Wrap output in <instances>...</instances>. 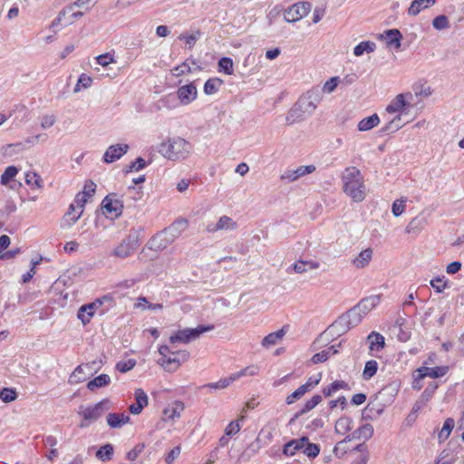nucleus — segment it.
Here are the masks:
<instances>
[{
  "label": "nucleus",
  "instance_id": "nucleus-59",
  "mask_svg": "<svg viewBox=\"0 0 464 464\" xmlns=\"http://www.w3.org/2000/svg\"><path fill=\"white\" fill-rule=\"evenodd\" d=\"M322 379V373H318L316 375L311 376L304 384H302V387L305 388V392H309L311 389L319 384Z\"/></svg>",
  "mask_w": 464,
  "mask_h": 464
},
{
  "label": "nucleus",
  "instance_id": "nucleus-50",
  "mask_svg": "<svg viewBox=\"0 0 464 464\" xmlns=\"http://www.w3.org/2000/svg\"><path fill=\"white\" fill-rule=\"evenodd\" d=\"M92 82V79L90 76L86 75L85 73H82L80 75L78 82L74 87L73 92H78L81 91L82 88L87 89L91 86Z\"/></svg>",
  "mask_w": 464,
  "mask_h": 464
},
{
  "label": "nucleus",
  "instance_id": "nucleus-27",
  "mask_svg": "<svg viewBox=\"0 0 464 464\" xmlns=\"http://www.w3.org/2000/svg\"><path fill=\"white\" fill-rule=\"evenodd\" d=\"M107 423L111 428H121L125 423L130 421V417L128 415L119 414V413H109L107 415Z\"/></svg>",
  "mask_w": 464,
  "mask_h": 464
},
{
  "label": "nucleus",
  "instance_id": "nucleus-53",
  "mask_svg": "<svg viewBox=\"0 0 464 464\" xmlns=\"http://www.w3.org/2000/svg\"><path fill=\"white\" fill-rule=\"evenodd\" d=\"M17 397V393L14 389L12 388H4L0 391V399L4 402H11L14 401Z\"/></svg>",
  "mask_w": 464,
  "mask_h": 464
},
{
  "label": "nucleus",
  "instance_id": "nucleus-11",
  "mask_svg": "<svg viewBox=\"0 0 464 464\" xmlns=\"http://www.w3.org/2000/svg\"><path fill=\"white\" fill-rule=\"evenodd\" d=\"M198 91L193 82L179 87L177 97L182 105H188L197 99Z\"/></svg>",
  "mask_w": 464,
  "mask_h": 464
},
{
  "label": "nucleus",
  "instance_id": "nucleus-17",
  "mask_svg": "<svg viewBox=\"0 0 464 464\" xmlns=\"http://www.w3.org/2000/svg\"><path fill=\"white\" fill-rule=\"evenodd\" d=\"M134 395L136 402L130 405L129 411L131 414L137 415L148 405V396L140 388L135 390Z\"/></svg>",
  "mask_w": 464,
  "mask_h": 464
},
{
  "label": "nucleus",
  "instance_id": "nucleus-23",
  "mask_svg": "<svg viewBox=\"0 0 464 464\" xmlns=\"http://www.w3.org/2000/svg\"><path fill=\"white\" fill-rule=\"evenodd\" d=\"M367 341L369 343V349L372 352H379L384 348L385 339L381 334L377 332H372L367 336Z\"/></svg>",
  "mask_w": 464,
  "mask_h": 464
},
{
  "label": "nucleus",
  "instance_id": "nucleus-20",
  "mask_svg": "<svg viewBox=\"0 0 464 464\" xmlns=\"http://www.w3.org/2000/svg\"><path fill=\"white\" fill-rule=\"evenodd\" d=\"M307 442V437H302L298 440H292L284 445L283 453L286 456H294L296 451L302 450Z\"/></svg>",
  "mask_w": 464,
  "mask_h": 464
},
{
  "label": "nucleus",
  "instance_id": "nucleus-34",
  "mask_svg": "<svg viewBox=\"0 0 464 464\" xmlns=\"http://www.w3.org/2000/svg\"><path fill=\"white\" fill-rule=\"evenodd\" d=\"M380 122L379 116L374 113L369 117L363 118L358 123V130L360 131H367L377 126Z\"/></svg>",
  "mask_w": 464,
  "mask_h": 464
},
{
  "label": "nucleus",
  "instance_id": "nucleus-63",
  "mask_svg": "<svg viewBox=\"0 0 464 464\" xmlns=\"http://www.w3.org/2000/svg\"><path fill=\"white\" fill-rule=\"evenodd\" d=\"M96 190V184L89 180L84 184L83 190L81 191L86 198H92Z\"/></svg>",
  "mask_w": 464,
  "mask_h": 464
},
{
  "label": "nucleus",
  "instance_id": "nucleus-62",
  "mask_svg": "<svg viewBox=\"0 0 464 464\" xmlns=\"http://www.w3.org/2000/svg\"><path fill=\"white\" fill-rule=\"evenodd\" d=\"M404 203H405V200H398V199L392 203V212L394 217H399L404 212V209H405Z\"/></svg>",
  "mask_w": 464,
  "mask_h": 464
},
{
  "label": "nucleus",
  "instance_id": "nucleus-41",
  "mask_svg": "<svg viewBox=\"0 0 464 464\" xmlns=\"http://www.w3.org/2000/svg\"><path fill=\"white\" fill-rule=\"evenodd\" d=\"M113 451V446L111 443H107L97 450L96 457L102 461H109L112 458Z\"/></svg>",
  "mask_w": 464,
  "mask_h": 464
},
{
  "label": "nucleus",
  "instance_id": "nucleus-32",
  "mask_svg": "<svg viewBox=\"0 0 464 464\" xmlns=\"http://www.w3.org/2000/svg\"><path fill=\"white\" fill-rule=\"evenodd\" d=\"M320 264L316 261H303L299 260L295 263L291 267L297 274H303L309 270L317 269Z\"/></svg>",
  "mask_w": 464,
  "mask_h": 464
},
{
  "label": "nucleus",
  "instance_id": "nucleus-9",
  "mask_svg": "<svg viewBox=\"0 0 464 464\" xmlns=\"http://www.w3.org/2000/svg\"><path fill=\"white\" fill-rule=\"evenodd\" d=\"M102 208L105 215H110L111 218H119L122 214L123 204L121 200L117 198L116 194H109L103 198Z\"/></svg>",
  "mask_w": 464,
  "mask_h": 464
},
{
  "label": "nucleus",
  "instance_id": "nucleus-40",
  "mask_svg": "<svg viewBox=\"0 0 464 464\" xmlns=\"http://www.w3.org/2000/svg\"><path fill=\"white\" fill-rule=\"evenodd\" d=\"M454 425L455 421L452 418H448L445 420L443 426L438 434L440 442L445 441L449 438L454 428Z\"/></svg>",
  "mask_w": 464,
  "mask_h": 464
},
{
  "label": "nucleus",
  "instance_id": "nucleus-57",
  "mask_svg": "<svg viewBox=\"0 0 464 464\" xmlns=\"http://www.w3.org/2000/svg\"><path fill=\"white\" fill-rule=\"evenodd\" d=\"M339 82V77H332L326 82L324 84L322 88H320L321 91H323V94L324 92L331 93L333 92Z\"/></svg>",
  "mask_w": 464,
  "mask_h": 464
},
{
  "label": "nucleus",
  "instance_id": "nucleus-35",
  "mask_svg": "<svg viewBox=\"0 0 464 464\" xmlns=\"http://www.w3.org/2000/svg\"><path fill=\"white\" fill-rule=\"evenodd\" d=\"M88 201V198H86L82 192H79L76 194L74 198V204L78 208L81 209V211L77 215H73L71 218V222L69 223V226H72L77 222V220L82 217L83 213V208Z\"/></svg>",
  "mask_w": 464,
  "mask_h": 464
},
{
  "label": "nucleus",
  "instance_id": "nucleus-51",
  "mask_svg": "<svg viewBox=\"0 0 464 464\" xmlns=\"http://www.w3.org/2000/svg\"><path fill=\"white\" fill-rule=\"evenodd\" d=\"M432 25L437 30H444L450 27V22L446 15L440 14L433 19Z\"/></svg>",
  "mask_w": 464,
  "mask_h": 464
},
{
  "label": "nucleus",
  "instance_id": "nucleus-48",
  "mask_svg": "<svg viewBox=\"0 0 464 464\" xmlns=\"http://www.w3.org/2000/svg\"><path fill=\"white\" fill-rule=\"evenodd\" d=\"M221 84V81L218 78L208 79L204 84V92L207 95L214 94L218 92V86Z\"/></svg>",
  "mask_w": 464,
  "mask_h": 464
},
{
  "label": "nucleus",
  "instance_id": "nucleus-10",
  "mask_svg": "<svg viewBox=\"0 0 464 464\" xmlns=\"http://www.w3.org/2000/svg\"><path fill=\"white\" fill-rule=\"evenodd\" d=\"M188 226V219L178 218L162 231L172 244L187 229Z\"/></svg>",
  "mask_w": 464,
  "mask_h": 464
},
{
  "label": "nucleus",
  "instance_id": "nucleus-29",
  "mask_svg": "<svg viewBox=\"0 0 464 464\" xmlns=\"http://www.w3.org/2000/svg\"><path fill=\"white\" fill-rule=\"evenodd\" d=\"M92 364H95V362H92V363H86L85 365H78L73 372L71 374L70 378H69V382L70 383H80L83 381H85L86 379V374L84 372V370L83 368H89L90 370H92Z\"/></svg>",
  "mask_w": 464,
  "mask_h": 464
},
{
  "label": "nucleus",
  "instance_id": "nucleus-43",
  "mask_svg": "<svg viewBox=\"0 0 464 464\" xmlns=\"http://www.w3.org/2000/svg\"><path fill=\"white\" fill-rule=\"evenodd\" d=\"M378 370V362L375 360L366 362L362 372V378L366 381L372 378Z\"/></svg>",
  "mask_w": 464,
  "mask_h": 464
},
{
  "label": "nucleus",
  "instance_id": "nucleus-7",
  "mask_svg": "<svg viewBox=\"0 0 464 464\" xmlns=\"http://www.w3.org/2000/svg\"><path fill=\"white\" fill-rule=\"evenodd\" d=\"M139 246V237L136 231H131L114 248L113 255L120 258L130 256Z\"/></svg>",
  "mask_w": 464,
  "mask_h": 464
},
{
  "label": "nucleus",
  "instance_id": "nucleus-3",
  "mask_svg": "<svg viewBox=\"0 0 464 464\" xmlns=\"http://www.w3.org/2000/svg\"><path fill=\"white\" fill-rule=\"evenodd\" d=\"M189 143L180 137L169 139L159 145L158 151L169 160L185 159L189 154Z\"/></svg>",
  "mask_w": 464,
  "mask_h": 464
},
{
  "label": "nucleus",
  "instance_id": "nucleus-18",
  "mask_svg": "<svg viewBox=\"0 0 464 464\" xmlns=\"http://www.w3.org/2000/svg\"><path fill=\"white\" fill-rule=\"evenodd\" d=\"M379 38H385L389 47L399 49L401 45L402 34L398 29H388L379 35Z\"/></svg>",
  "mask_w": 464,
  "mask_h": 464
},
{
  "label": "nucleus",
  "instance_id": "nucleus-31",
  "mask_svg": "<svg viewBox=\"0 0 464 464\" xmlns=\"http://www.w3.org/2000/svg\"><path fill=\"white\" fill-rule=\"evenodd\" d=\"M111 382V378L108 374L102 373L93 378L87 383L88 390L93 392L98 388L105 387Z\"/></svg>",
  "mask_w": 464,
  "mask_h": 464
},
{
  "label": "nucleus",
  "instance_id": "nucleus-52",
  "mask_svg": "<svg viewBox=\"0 0 464 464\" xmlns=\"http://www.w3.org/2000/svg\"><path fill=\"white\" fill-rule=\"evenodd\" d=\"M147 166L146 161L141 157H138L134 161L126 167L125 172L140 171Z\"/></svg>",
  "mask_w": 464,
  "mask_h": 464
},
{
  "label": "nucleus",
  "instance_id": "nucleus-5",
  "mask_svg": "<svg viewBox=\"0 0 464 464\" xmlns=\"http://www.w3.org/2000/svg\"><path fill=\"white\" fill-rule=\"evenodd\" d=\"M108 400H102L92 406L85 408L82 406L79 411V414L82 417L80 427H87L91 422L97 420L108 410Z\"/></svg>",
  "mask_w": 464,
  "mask_h": 464
},
{
  "label": "nucleus",
  "instance_id": "nucleus-2",
  "mask_svg": "<svg viewBox=\"0 0 464 464\" xmlns=\"http://www.w3.org/2000/svg\"><path fill=\"white\" fill-rule=\"evenodd\" d=\"M343 191L355 202H362L365 198V187L361 171L356 167L345 169L343 176Z\"/></svg>",
  "mask_w": 464,
  "mask_h": 464
},
{
  "label": "nucleus",
  "instance_id": "nucleus-47",
  "mask_svg": "<svg viewBox=\"0 0 464 464\" xmlns=\"http://www.w3.org/2000/svg\"><path fill=\"white\" fill-rule=\"evenodd\" d=\"M401 116L397 115L391 120L384 127L382 128V132L392 133L401 128Z\"/></svg>",
  "mask_w": 464,
  "mask_h": 464
},
{
  "label": "nucleus",
  "instance_id": "nucleus-37",
  "mask_svg": "<svg viewBox=\"0 0 464 464\" xmlns=\"http://www.w3.org/2000/svg\"><path fill=\"white\" fill-rule=\"evenodd\" d=\"M353 420L350 417L343 416L339 418L334 426L335 432L344 434L352 430Z\"/></svg>",
  "mask_w": 464,
  "mask_h": 464
},
{
  "label": "nucleus",
  "instance_id": "nucleus-4",
  "mask_svg": "<svg viewBox=\"0 0 464 464\" xmlns=\"http://www.w3.org/2000/svg\"><path fill=\"white\" fill-rule=\"evenodd\" d=\"M215 328L213 324L204 325L199 324L196 328H185L175 333L169 337L171 343H188L198 339L204 333L212 331Z\"/></svg>",
  "mask_w": 464,
  "mask_h": 464
},
{
  "label": "nucleus",
  "instance_id": "nucleus-21",
  "mask_svg": "<svg viewBox=\"0 0 464 464\" xmlns=\"http://www.w3.org/2000/svg\"><path fill=\"white\" fill-rule=\"evenodd\" d=\"M242 373H245V372H235L228 377L220 379L218 382L208 383L204 387L215 389V390L225 389V388L228 387L233 382L239 379L241 377Z\"/></svg>",
  "mask_w": 464,
  "mask_h": 464
},
{
  "label": "nucleus",
  "instance_id": "nucleus-54",
  "mask_svg": "<svg viewBox=\"0 0 464 464\" xmlns=\"http://www.w3.org/2000/svg\"><path fill=\"white\" fill-rule=\"evenodd\" d=\"M136 365V361L134 359H129L127 361H120L116 364V370H118L120 372L125 373L131 369L134 368Z\"/></svg>",
  "mask_w": 464,
  "mask_h": 464
},
{
  "label": "nucleus",
  "instance_id": "nucleus-64",
  "mask_svg": "<svg viewBox=\"0 0 464 464\" xmlns=\"http://www.w3.org/2000/svg\"><path fill=\"white\" fill-rule=\"evenodd\" d=\"M95 59H96L97 63L102 65V67H106L110 63L114 62L113 57L110 53H103V54L98 55Z\"/></svg>",
  "mask_w": 464,
  "mask_h": 464
},
{
  "label": "nucleus",
  "instance_id": "nucleus-24",
  "mask_svg": "<svg viewBox=\"0 0 464 464\" xmlns=\"http://www.w3.org/2000/svg\"><path fill=\"white\" fill-rule=\"evenodd\" d=\"M381 301V295H371L362 299L357 304V308H359L362 314L365 315L373 309Z\"/></svg>",
  "mask_w": 464,
  "mask_h": 464
},
{
  "label": "nucleus",
  "instance_id": "nucleus-1",
  "mask_svg": "<svg viewBox=\"0 0 464 464\" xmlns=\"http://www.w3.org/2000/svg\"><path fill=\"white\" fill-rule=\"evenodd\" d=\"M323 100L320 87H313L303 94L288 111L285 121L288 125L310 117Z\"/></svg>",
  "mask_w": 464,
  "mask_h": 464
},
{
  "label": "nucleus",
  "instance_id": "nucleus-33",
  "mask_svg": "<svg viewBox=\"0 0 464 464\" xmlns=\"http://www.w3.org/2000/svg\"><path fill=\"white\" fill-rule=\"evenodd\" d=\"M339 390H350V386L344 381H334L330 385L323 389V393L325 397H331Z\"/></svg>",
  "mask_w": 464,
  "mask_h": 464
},
{
  "label": "nucleus",
  "instance_id": "nucleus-15",
  "mask_svg": "<svg viewBox=\"0 0 464 464\" xmlns=\"http://www.w3.org/2000/svg\"><path fill=\"white\" fill-rule=\"evenodd\" d=\"M171 242L169 240V237L164 234L161 230L155 234L149 241L148 247L153 251H161L167 248Z\"/></svg>",
  "mask_w": 464,
  "mask_h": 464
},
{
  "label": "nucleus",
  "instance_id": "nucleus-56",
  "mask_svg": "<svg viewBox=\"0 0 464 464\" xmlns=\"http://www.w3.org/2000/svg\"><path fill=\"white\" fill-rule=\"evenodd\" d=\"M305 393H306L305 388L302 387V385H301L298 389H296L295 392H293L291 394H289L286 397L285 402L287 404H292L295 401L301 399Z\"/></svg>",
  "mask_w": 464,
  "mask_h": 464
},
{
  "label": "nucleus",
  "instance_id": "nucleus-39",
  "mask_svg": "<svg viewBox=\"0 0 464 464\" xmlns=\"http://www.w3.org/2000/svg\"><path fill=\"white\" fill-rule=\"evenodd\" d=\"M376 49V44L371 41H363L358 44L353 48V54L355 56H362L364 53H372Z\"/></svg>",
  "mask_w": 464,
  "mask_h": 464
},
{
  "label": "nucleus",
  "instance_id": "nucleus-26",
  "mask_svg": "<svg viewBox=\"0 0 464 464\" xmlns=\"http://www.w3.org/2000/svg\"><path fill=\"white\" fill-rule=\"evenodd\" d=\"M435 3L436 0H413L408 8V14L416 16L421 10L432 6Z\"/></svg>",
  "mask_w": 464,
  "mask_h": 464
},
{
  "label": "nucleus",
  "instance_id": "nucleus-6",
  "mask_svg": "<svg viewBox=\"0 0 464 464\" xmlns=\"http://www.w3.org/2000/svg\"><path fill=\"white\" fill-rule=\"evenodd\" d=\"M365 316L362 312L354 305L345 314H342L331 327H341V330L345 332L356 325H358L362 319Z\"/></svg>",
  "mask_w": 464,
  "mask_h": 464
},
{
  "label": "nucleus",
  "instance_id": "nucleus-16",
  "mask_svg": "<svg viewBox=\"0 0 464 464\" xmlns=\"http://www.w3.org/2000/svg\"><path fill=\"white\" fill-rule=\"evenodd\" d=\"M101 304L102 302L98 301V303L93 302L82 305L77 313L78 319L81 320L84 325L89 324L95 314L96 308Z\"/></svg>",
  "mask_w": 464,
  "mask_h": 464
},
{
  "label": "nucleus",
  "instance_id": "nucleus-30",
  "mask_svg": "<svg viewBox=\"0 0 464 464\" xmlns=\"http://www.w3.org/2000/svg\"><path fill=\"white\" fill-rule=\"evenodd\" d=\"M372 257V250L371 248H366L360 252V254L353 260V264L357 268L365 267Z\"/></svg>",
  "mask_w": 464,
  "mask_h": 464
},
{
  "label": "nucleus",
  "instance_id": "nucleus-13",
  "mask_svg": "<svg viewBox=\"0 0 464 464\" xmlns=\"http://www.w3.org/2000/svg\"><path fill=\"white\" fill-rule=\"evenodd\" d=\"M448 370L449 368L447 366L420 367L416 371L418 374L415 376V382H418L425 377L433 379L442 377L447 373Z\"/></svg>",
  "mask_w": 464,
  "mask_h": 464
},
{
  "label": "nucleus",
  "instance_id": "nucleus-28",
  "mask_svg": "<svg viewBox=\"0 0 464 464\" xmlns=\"http://www.w3.org/2000/svg\"><path fill=\"white\" fill-rule=\"evenodd\" d=\"M286 334L285 326H283L280 330L267 334L262 341L264 347L269 348L275 345L280 341Z\"/></svg>",
  "mask_w": 464,
  "mask_h": 464
},
{
  "label": "nucleus",
  "instance_id": "nucleus-46",
  "mask_svg": "<svg viewBox=\"0 0 464 464\" xmlns=\"http://www.w3.org/2000/svg\"><path fill=\"white\" fill-rule=\"evenodd\" d=\"M18 171L15 166H8L1 175V184L7 185L17 175Z\"/></svg>",
  "mask_w": 464,
  "mask_h": 464
},
{
  "label": "nucleus",
  "instance_id": "nucleus-61",
  "mask_svg": "<svg viewBox=\"0 0 464 464\" xmlns=\"http://www.w3.org/2000/svg\"><path fill=\"white\" fill-rule=\"evenodd\" d=\"M351 440V436H347L344 440L339 441L334 449V452L335 453L336 456H343L344 455L346 452H347V449L345 447V444L347 443V441H350Z\"/></svg>",
  "mask_w": 464,
  "mask_h": 464
},
{
  "label": "nucleus",
  "instance_id": "nucleus-55",
  "mask_svg": "<svg viewBox=\"0 0 464 464\" xmlns=\"http://www.w3.org/2000/svg\"><path fill=\"white\" fill-rule=\"evenodd\" d=\"M41 177L35 172H28L25 174V183L29 186H35L41 188Z\"/></svg>",
  "mask_w": 464,
  "mask_h": 464
},
{
  "label": "nucleus",
  "instance_id": "nucleus-42",
  "mask_svg": "<svg viewBox=\"0 0 464 464\" xmlns=\"http://www.w3.org/2000/svg\"><path fill=\"white\" fill-rule=\"evenodd\" d=\"M183 410V403L180 401L176 402L173 408H167L163 411L164 420H175L180 417V411Z\"/></svg>",
  "mask_w": 464,
  "mask_h": 464
},
{
  "label": "nucleus",
  "instance_id": "nucleus-14",
  "mask_svg": "<svg viewBox=\"0 0 464 464\" xmlns=\"http://www.w3.org/2000/svg\"><path fill=\"white\" fill-rule=\"evenodd\" d=\"M189 353L186 350L174 351L167 360V372H175L183 362L188 360Z\"/></svg>",
  "mask_w": 464,
  "mask_h": 464
},
{
  "label": "nucleus",
  "instance_id": "nucleus-44",
  "mask_svg": "<svg viewBox=\"0 0 464 464\" xmlns=\"http://www.w3.org/2000/svg\"><path fill=\"white\" fill-rule=\"evenodd\" d=\"M219 230H233L237 227V223L227 216H222L217 222Z\"/></svg>",
  "mask_w": 464,
  "mask_h": 464
},
{
  "label": "nucleus",
  "instance_id": "nucleus-19",
  "mask_svg": "<svg viewBox=\"0 0 464 464\" xmlns=\"http://www.w3.org/2000/svg\"><path fill=\"white\" fill-rule=\"evenodd\" d=\"M341 345L342 342H340L338 344L331 345L327 349L314 354L311 361L314 364L327 361L332 355L337 354L339 353V348Z\"/></svg>",
  "mask_w": 464,
  "mask_h": 464
},
{
  "label": "nucleus",
  "instance_id": "nucleus-36",
  "mask_svg": "<svg viewBox=\"0 0 464 464\" xmlns=\"http://www.w3.org/2000/svg\"><path fill=\"white\" fill-rule=\"evenodd\" d=\"M383 410L372 402L367 404V406L362 410V418L365 420H372L378 418Z\"/></svg>",
  "mask_w": 464,
  "mask_h": 464
},
{
  "label": "nucleus",
  "instance_id": "nucleus-22",
  "mask_svg": "<svg viewBox=\"0 0 464 464\" xmlns=\"http://www.w3.org/2000/svg\"><path fill=\"white\" fill-rule=\"evenodd\" d=\"M406 96H411V93H401L398 94L395 99H393L391 103L387 106L386 111L387 112L393 113V112H399L401 111L402 109H404L406 106L409 105V103L405 101Z\"/></svg>",
  "mask_w": 464,
  "mask_h": 464
},
{
  "label": "nucleus",
  "instance_id": "nucleus-58",
  "mask_svg": "<svg viewBox=\"0 0 464 464\" xmlns=\"http://www.w3.org/2000/svg\"><path fill=\"white\" fill-rule=\"evenodd\" d=\"M438 388V383L435 382H431L427 385L423 392L421 393L420 397L423 398V401H430V398L433 396L435 391Z\"/></svg>",
  "mask_w": 464,
  "mask_h": 464
},
{
  "label": "nucleus",
  "instance_id": "nucleus-12",
  "mask_svg": "<svg viewBox=\"0 0 464 464\" xmlns=\"http://www.w3.org/2000/svg\"><path fill=\"white\" fill-rule=\"evenodd\" d=\"M129 149L128 144L111 145L103 154L102 160L105 163H112L125 155Z\"/></svg>",
  "mask_w": 464,
  "mask_h": 464
},
{
  "label": "nucleus",
  "instance_id": "nucleus-60",
  "mask_svg": "<svg viewBox=\"0 0 464 464\" xmlns=\"http://www.w3.org/2000/svg\"><path fill=\"white\" fill-rule=\"evenodd\" d=\"M172 72L175 76L179 77L183 74L191 72V68L189 66V63H188L187 62H184L181 64L174 67Z\"/></svg>",
  "mask_w": 464,
  "mask_h": 464
},
{
  "label": "nucleus",
  "instance_id": "nucleus-25",
  "mask_svg": "<svg viewBox=\"0 0 464 464\" xmlns=\"http://www.w3.org/2000/svg\"><path fill=\"white\" fill-rule=\"evenodd\" d=\"M322 401V396L319 394L314 395L309 401H307L303 408L298 411L294 417L290 420V423H293L295 420H297L300 416L305 414L310 411L314 408H315Z\"/></svg>",
  "mask_w": 464,
  "mask_h": 464
},
{
  "label": "nucleus",
  "instance_id": "nucleus-38",
  "mask_svg": "<svg viewBox=\"0 0 464 464\" xmlns=\"http://www.w3.org/2000/svg\"><path fill=\"white\" fill-rule=\"evenodd\" d=\"M92 2L95 3V0H77V1H75L72 5H71L67 9H63L62 12H60L58 17L53 21L52 26H54L58 23H60L63 16H64L67 13L72 12L73 6L84 7V6L89 5Z\"/></svg>",
  "mask_w": 464,
  "mask_h": 464
},
{
  "label": "nucleus",
  "instance_id": "nucleus-8",
  "mask_svg": "<svg viewBox=\"0 0 464 464\" xmlns=\"http://www.w3.org/2000/svg\"><path fill=\"white\" fill-rule=\"evenodd\" d=\"M312 9V4L309 2H301L288 7L284 17L287 23H295L306 16Z\"/></svg>",
  "mask_w": 464,
  "mask_h": 464
},
{
  "label": "nucleus",
  "instance_id": "nucleus-49",
  "mask_svg": "<svg viewBox=\"0 0 464 464\" xmlns=\"http://www.w3.org/2000/svg\"><path fill=\"white\" fill-rule=\"evenodd\" d=\"M303 452L310 459H314L320 453V446L315 443H311L307 440L304 447L302 449Z\"/></svg>",
  "mask_w": 464,
  "mask_h": 464
},
{
  "label": "nucleus",
  "instance_id": "nucleus-45",
  "mask_svg": "<svg viewBox=\"0 0 464 464\" xmlns=\"http://www.w3.org/2000/svg\"><path fill=\"white\" fill-rule=\"evenodd\" d=\"M218 71L223 72L227 75L233 73V61L229 57H222L218 61Z\"/></svg>",
  "mask_w": 464,
  "mask_h": 464
}]
</instances>
